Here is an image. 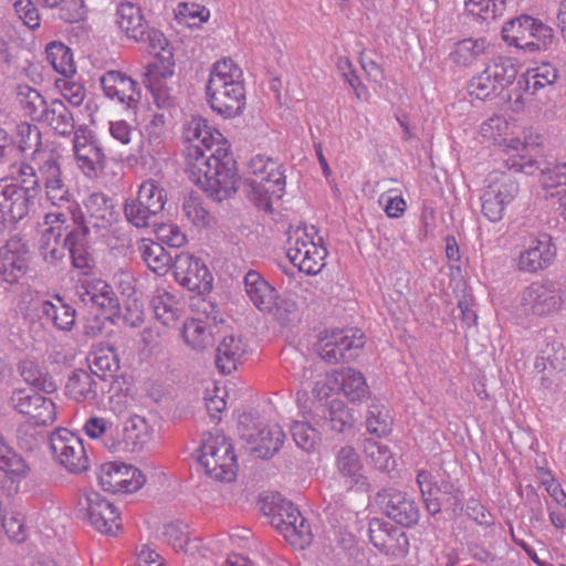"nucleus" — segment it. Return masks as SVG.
<instances>
[{
	"label": "nucleus",
	"mask_w": 566,
	"mask_h": 566,
	"mask_svg": "<svg viewBox=\"0 0 566 566\" xmlns=\"http://www.w3.org/2000/svg\"><path fill=\"white\" fill-rule=\"evenodd\" d=\"M32 163L36 166L39 187L43 185L46 199L56 208L69 203L72 195L62 176L60 155L52 149L38 151Z\"/></svg>",
	"instance_id": "10"
},
{
	"label": "nucleus",
	"mask_w": 566,
	"mask_h": 566,
	"mask_svg": "<svg viewBox=\"0 0 566 566\" xmlns=\"http://www.w3.org/2000/svg\"><path fill=\"white\" fill-rule=\"evenodd\" d=\"M533 17L522 14L507 21L502 28V38L509 44L526 52Z\"/></svg>",
	"instance_id": "37"
},
{
	"label": "nucleus",
	"mask_w": 566,
	"mask_h": 566,
	"mask_svg": "<svg viewBox=\"0 0 566 566\" xmlns=\"http://www.w3.org/2000/svg\"><path fill=\"white\" fill-rule=\"evenodd\" d=\"M563 304L560 291L553 281H535L517 295L514 312L517 317H547Z\"/></svg>",
	"instance_id": "8"
},
{
	"label": "nucleus",
	"mask_w": 566,
	"mask_h": 566,
	"mask_svg": "<svg viewBox=\"0 0 566 566\" xmlns=\"http://www.w3.org/2000/svg\"><path fill=\"white\" fill-rule=\"evenodd\" d=\"M25 251L18 242H9L0 249V275L10 283H17L27 271Z\"/></svg>",
	"instance_id": "28"
},
{
	"label": "nucleus",
	"mask_w": 566,
	"mask_h": 566,
	"mask_svg": "<svg viewBox=\"0 0 566 566\" xmlns=\"http://www.w3.org/2000/svg\"><path fill=\"white\" fill-rule=\"evenodd\" d=\"M62 136H69L75 132V120L72 112L61 99H52L40 119Z\"/></svg>",
	"instance_id": "33"
},
{
	"label": "nucleus",
	"mask_w": 566,
	"mask_h": 566,
	"mask_svg": "<svg viewBox=\"0 0 566 566\" xmlns=\"http://www.w3.org/2000/svg\"><path fill=\"white\" fill-rule=\"evenodd\" d=\"M78 301L93 308L103 311L111 318L118 310V298L112 286L103 280H85L76 286Z\"/></svg>",
	"instance_id": "22"
},
{
	"label": "nucleus",
	"mask_w": 566,
	"mask_h": 566,
	"mask_svg": "<svg viewBox=\"0 0 566 566\" xmlns=\"http://www.w3.org/2000/svg\"><path fill=\"white\" fill-rule=\"evenodd\" d=\"M328 420L331 428L336 432H344L355 423L353 413L343 400L334 399L328 406Z\"/></svg>",
	"instance_id": "57"
},
{
	"label": "nucleus",
	"mask_w": 566,
	"mask_h": 566,
	"mask_svg": "<svg viewBox=\"0 0 566 566\" xmlns=\"http://www.w3.org/2000/svg\"><path fill=\"white\" fill-rule=\"evenodd\" d=\"M336 468L337 472L350 485L358 484L364 478L361 462L353 447L346 446L338 450L336 454Z\"/></svg>",
	"instance_id": "36"
},
{
	"label": "nucleus",
	"mask_w": 566,
	"mask_h": 566,
	"mask_svg": "<svg viewBox=\"0 0 566 566\" xmlns=\"http://www.w3.org/2000/svg\"><path fill=\"white\" fill-rule=\"evenodd\" d=\"M118 368L119 359L113 347H102L94 352L90 369L98 378L112 377Z\"/></svg>",
	"instance_id": "47"
},
{
	"label": "nucleus",
	"mask_w": 566,
	"mask_h": 566,
	"mask_svg": "<svg viewBox=\"0 0 566 566\" xmlns=\"http://www.w3.org/2000/svg\"><path fill=\"white\" fill-rule=\"evenodd\" d=\"M13 9L23 23L34 30L40 27V14L32 0L15 1Z\"/></svg>",
	"instance_id": "64"
},
{
	"label": "nucleus",
	"mask_w": 566,
	"mask_h": 566,
	"mask_svg": "<svg viewBox=\"0 0 566 566\" xmlns=\"http://www.w3.org/2000/svg\"><path fill=\"white\" fill-rule=\"evenodd\" d=\"M504 0H468L465 10L482 21L494 20L504 10Z\"/></svg>",
	"instance_id": "55"
},
{
	"label": "nucleus",
	"mask_w": 566,
	"mask_h": 566,
	"mask_svg": "<svg viewBox=\"0 0 566 566\" xmlns=\"http://www.w3.org/2000/svg\"><path fill=\"white\" fill-rule=\"evenodd\" d=\"M533 144L526 136L523 139L520 137L511 138L507 147L516 154L505 159L506 167L525 175H534L537 170H541L539 163L528 155V148L533 147Z\"/></svg>",
	"instance_id": "31"
},
{
	"label": "nucleus",
	"mask_w": 566,
	"mask_h": 566,
	"mask_svg": "<svg viewBox=\"0 0 566 566\" xmlns=\"http://www.w3.org/2000/svg\"><path fill=\"white\" fill-rule=\"evenodd\" d=\"M504 205H510L518 192V182L509 174L495 172L490 175V184L486 189Z\"/></svg>",
	"instance_id": "48"
},
{
	"label": "nucleus",
	"mask_w": 566,
	"mask_h": 566,
	"mask_svg": "<svg viewBox=\"0 0 566 566\" xmlns=\"http://www.w3.org/2000/svg\"><path fill=\"white\" fill-rule=\"evenodd\" d=\"M0 526L3 527L6 534L15 542L25 539L24 517L19 512H11L7 516L1 515Z\"/></svg>",
	"instance_id": "63"
},
{
	"label": "nucleus",
	"mask_w": 566,
	"mask_h": 566,
	"mask_svg": "<svg viewBox=\"0 0 566 566\" xmlns=\"http://www.w3.org/2000/svg\"><path fill=\"white\" fill-rule=\"evenodd\" d=\"M249 198L259 209L271 211L272 201L285 193L286 177L283 165L263 155L254 156L249 164Z\"/></svg>",
	"instance_id": "5"
},
{
	"label": "nucleus",
	"mask_w": 566,
	"mask_h": 566,
	"mask_svg": "<svg viewBox=\"0 0 566 566\" xmlns=\"http://www.w3.org/2000/svg\"><path fill=\"white\" fill-rule=\"evenodd\" d=\"M163 69V71H159L158 66H155V69L150 72V76L147 81V86L153 91L155 102L160 108L171 106L172 99L168 95L167 91L161 87L160 83L158 81H154L153 78L158 75H160L163 78L171 76L174 74V63H168V65H164Z\"/></svg>",
	"instance_id": "59"
},
{
	"label": "nucleus",
	"mask_w": 566,
	"mask_h": 566,
	"mask_svg": "<svg viewBox=\"0 0 566 566\" xmlns=\"http://www.w3.org/2000/svg\"><path fill=\"white\" fill-rule=\"evenodd\" d=\"M206 91L211 108L224 117L240 115L245 106L243 73L231 59L212 65Z\"/></svg>",
	"instance_id": "3"
},
{
	"label": "nucleus",
	"mask_w": 566,
	"mask_h": 566,
	"mask_svg": "<svg viewBox=\"0 0 566 566\" xmlns=\"http://www.w3.org/2000/svg\"><path fill=\"white\" fill-rule=\"evenodd\" d=\"M123 211L126 220L136 228H148L155 224L157 217L149 206L144 205L137 198L127 199Z\"/></svg>",
	"instance_id": "50"
},
{
	"label": "nucleus",
	"mask_w": 566,
	"mask_h": 566,
	"mask_svg": "<svg viewBox=\"0 0 566 566\" xmlns=\"http://www.w3.org/2000/svg\"><path fill=\"white\" fill-rule=\"evenodd\" d=\"M65 211H50L44 216V224L49 228L46 230H52L53 233L60 232V235L65 234V243L69 245V254L72 259L73 248L67 243L69 235L73 231L75 227L74 214L75 208H77L76 203L65 205Z\"/></svg>",
	"instance_id": "39"
},
{
	"label": "nucleus",
	"mask_w": 566,
	"mask_h": 566,
	"mask_svg": "<svg viewBox=\"0 0 566 566\" xmlns=\"http://www.w3.org/2000/svg\"><path fill=\"white\" fill-rule=\"evenodd\" d=\"M98 481L106 492L133 493L144 485L145 476L133 465L108 462L101 467Z\"/></svg>",
	"instance_id": "21"
},
{
	"label": "nucleus",
	"mask_w": 566,
	"mask_h": 566,
	"mask_svg": "<svg viewBox=\"0 0 566 566\" xmlns=\"http://www.w3.org/2000/svg\"><path fill=\"white\" fill-rule=\"evenodd\" d=\"M17 97L24 114L32 120L40 122L49 104L40 92L29 85H19Z\"/></svg>",
	"instance_id": "42"
},
{
	"label": "nucleus",
	"mask_w": 566,
	"mask_h": 566,
	"mask_svg": "<svg viewBox=\"0 0 566 566\" xmlns=\"http://www.w3.org/2000/svg\"><path fill=\"white\" fill-rule=\"evenodd\" d=\"M65 390L76 401L94 400L97 397V382L87 370L76 369L70 375Z\"/></svg>",
	"instance_id": "35"
},
{
	"label": "nucleus",
	"mask_w": 566,
	"mask_h": 566,
	"mask_svg": "<svg viewBox=\"0 0 566 566\" xmlns=\"http://www.w3.org/2000/svg\"><path fill=\"white\" fill-rule=\"evenodd\" d=\"M244 353V346L240 338L233 335L224 336L216 349L217 368L224 375L231 374L237 369Z\"/></svg>",
	"instance_id": "34"
},
{
	"label": "nucleus",
	"mask_w": 566,
	"mask_h": 566,
	"mask_svg": "<svg viewBox=\"0 0 566 566\" xmlns=\"http://www.w3.org/2000/svg\"><path fill=\"white\" fill-rule=\"evenodd\" d=\"M251 452L261 459L273 457L282 447L285 434L276 423H260L254 431L242 433Z\"/></svg>",
	"instance_id": "25"
},
{
	"label": "nucleus",
	"mask_w": 566,
	"mask_h": 566,
	"mask_svg": "<svg viewBox=\"0 0 566 566\" xmlns=\"http://www.w3.org/2000/svg\"><path fill=\"white\" fill-rule=\"evenodd\" d=\"M364 346V334L356 328L333 329L318 338L316 350L329 364L352 360Z\"/></svg>",
	"instance_id": "12"
},
{
	"label": "nucleus",
	"mask_w": 566,
	"mask_h": 566,
	"mask_svg": "<svg viewBox=\"0 0 566 566\" xmlns=\"http://www.w3.org/2000/svg\"><path fill=\"white\" fill-rule=\"evenodd\" d=\"M489 49L490 43L485 38H467L453 45L449 53V60L457 67H470L485 56Z\"/></svg>",
	"instance_id": "29"
},
{
	"label": "nucleus",
	"mask_w": 566,
	"mask_h": 566,
	"mask_svg": "<svg viewBox=\"0 0 566 566\" xmlns=\"http://www.w3.org/2000/svg\"><path fill=\"white\" fill-rule=\"evenodd\" d=\"M176 281L185 289L205 294L212 289V275L206 264L188 252L178 253L172 263Z\"/></svg>",
	"instance_id": "15"
},
{
	"label": "nucleus",
	"mask_w": 566,
	"mask_h": 566,
	"mask_svg": "<svg viewBox=\"0 0 566 566\" xmlns=\"http://www.w3.org/2000/svg\"><path fill=\"white\" fill-rule=\"evenodd\" d=\"M244 291L250 302L261 312L271 313L276 306V290L256 271L245 273Z\"/></svg>",
	"instance_id": "26"
},
{
	"label": "nucleus",
	"mask_w": 566,
	"mask_h": 566,
	"mask_svg": "<svg viewBox=\"0 0 566 566\" xmlns=\"http://www.w3.org/2000/svg\"><path fill=\"white\" fill-rule=\"evenodd\" d=\"M53 458L69 472L78 474L86 471L90 460L86 455L82 439L72 431L60 428L49 438Z\"/></svg>",
	"instance_id": "13"
},
{
	"label": "nucleus",
	"mask_w": 566,
	"mask_h": 566,
	"mask_svg": "<svg viewBox=\"0 0 566 566\" xmlns=\"http://www.w3.org/2000/svg\"><path fill=\"white\" fill-rule=\"evenodd\" d=\"M286 255L301 272L316 275L326 264L327 249L314 226H302L290 233Z\"/></svg>",
	"instance_id": "6"
},
{
	"label": "nucleus",
	"mask_w": 566,
	"mask_h": 566,
	"mask_svg": "<svg viewBox=\"0 0 566 566\" xmlns=\"http://www.w3.org/2000/svg\"><path fill=\"white\" fill-rule=\"evenodd\" d=\"M182 338L188 346L203 350L213 344L211 327L201 319H187L182 326Z\"/></svg>",
	"instance_id": "38"
},
{
	"label": "nucleus",
	"mask_w": 566,
	"mask_h": 566,
	"mask_svg": "<svg viewBox=\"0 0 566 566\" xmlns=\"http://www.w3.org/2000/svg\"><path fill=\"white\" fill-rule=\"evenodd\" d=\"M119 211L114 199L102 191L88 193L82 207L75 208V227L67 243L73 248L72 265L81 274L87 275L95 268L94 250L90 241L91 230L108 231L119 220Z\"/></svg>",
	"instance_id": "2"
},
{
	"label": "nucleus",
	"mask_w": 566,
	"mask_h": 566,
	"mask_svg": "<svg viewBox=\"0 0 566 566\" xmlns=\"http://www.w3.org/2000/svg\"><path fill=\"white\" fill-rule=\"evenodd\" d=\"M19 371L21 377L25 382L31 385L32 387L43 390L45 392H51L55 390V385L44 373L40 366L32 360H23L19 365Z\"/></svg>",
	"instance_id": "53"
},
{
	"label": "nucleus",
	"mask_w": 566,
	"mask_h": 566,
	"mask_svg": "<svg viewBox=\"0 0 566 566\" xmlns=\"http://www.w3.org/2000/svg\"><path fill=\"white\" fill-rule=\"evenodd\" d=\"M556 258V247L548 234L525 238L517 256L516 266L521 272L537 273L551 266Z\"/></svg>",
	"instance_id": "19"
},
{
	"label": "nucleus",
	"mask_w": 566,
	"mask_h": 566,
	"mask_svg": "<svg viewBox=\"0 0 566 566\" xmlns=\"http://www.w3.org/2000/svg\"><path fill=\"white\" fill-rule=\"evenodd\" d=\"M541 185L546 197L566 199V163L541 170Z\"/></svg>",
	"instance_id": "40"
},
{
	"label": "nucleus",
	"mask_w": 566,
	"mask_h": 566,
	"mask_svg": "<svg viewBox=\"0 0 566 566\" xmlns=\"http://www.w3.org/2000/svg\"><path fill=\"white\" fill-rule=\"evenodd\" d=\"M210 17V11L193 2H182L177 7L176 18L189 27H198Z\"/></svg>",
	"instance_id": "60"
},
{
	"label": "nucleus",
	"mask_w": 566,
	"mask_h": 566,
	"mask_svg": "<svg viewBox=\"0 0 566 566\" xmlns=\"http://www.w3.org/2000/svg\"><path fill=\"white\" fill-rule=\"evenodd\" d=\"M18 144L21 151L32 150V157L38 151H49L41 149V132L38 126L23 122L17 126Z\"/></svg>",
	"instance_id": "56"
},
{
	"label": "nucleus",
	"mask_w": 566,
	"mask_h": 566,
	"mask_svg": "<svg viewBox=\"0 0 566 566\" xmlns=\"http://www.w3.org/2000/svg\"><path fill=\"white\" fill-rule=\"evenodd\" d=\"M370 543L382 554L399 559L409 552L408 535L390 522L371 518L368 524Z\"/></svg>",
	"instance_id": "17"
},
{
	"label": "nucleus",
	"mask_w": 566,
	"mask_h": 566,
	"mask_svg": "<svg viewBox=\"0 0 566 566\" xmlns=\"http://www.w3.org/2000/svg\"><path fill=\"white\" fill-rule=\"evenodd\" d=\"M517 74V69L510 57L497 56L485 69L473 76L468 85L469 94L484 101L500 94L510 86Z\"/></svg>",
	"instance_id": "9"
},
{
	"label": "nucleus",
	"mask_w": 566,
	"mask_h": 566,
	"mask_svg": "<svg viewBox=\"0 0 566 566\" xmlns=\"http://www.w3.org/2000/svg\"><path fill=\"white\" fill-rule=\"evenodd\" d=\"M291 434L296 446L304 451L313 450L319 439L316 429L303 421H295L291 426Z\"/></svg>",
	"instance_id": "61"
},
{
	"label": "nucleus",
	"mask_w": 566,
	"mask_h": 566,
	"mask_svg": "<svg viewBox=\"0 0 566 566\" xmlns=\"http://www.w3.org/2000/svg\"><path fill=\"white\" fill-rule=\"evenodd\" d=\"M46 60L53 70L59 74L70 77L76 69L73 60V53L69 46L62 42H50L45 49Z\"/></svg>",
	"instance_id": "41"
},
{
	"label": "nucleus",
	"mask_w": 566,
	"mask_h": 566,
	"mask_svg": "<svg viewBox=\"0 0 566 566\" xmlns=\"http://www.w3.org/2000/svg\"><path fill=\"white\" fill-rule=\"evenodd\" d=\"M40 318L55 329L70 332L75 325L76 311L63 297L55 295L52 300L42 301L39 306Z\"/></svg>",
	"instance_id": "27"
},
{
	"label": "nucleus",
	"mask_w": 566,
	"mask_h": 566,
	"mask_svg": "<svg viewBox=\"0 0 566 566\" xmlns=\"http://www.w3.org/2000/svg\"><path fill=\"white\" fill-rule=\"evenodd\" d=\"M375 501L382 514L402 527L410 528L418 524L420 507L408 493L395 488H385L377 492Z\"/></svg>",
	"instance_id": "14"
},
{
	"label": "nucleus",
	"mask_w": 566,
	"mask_h": 566,
	"mask_svg": "<svg viewBox=\"0 0 566 566\" xmlns=\"http://www.w3.org/2000/svg\"><path fill=\"white\" fill-rule=\"evenodd\" d=\"M182 211L186 218L196 227H207L211 220L209 211L203 207L200 197L189 195L184 199Z\"/></svg>",
	"instance_id": "58"
},
{
	"label": "nucleus",
	"mask_w": 566,
	"mask_h": 566,
	"mask_svg": "<svg viewBox=\"0 0 566 566\" xmlns=\"http://www.w3.org/2000/svg\"><path fill=\"white\" fill-rule=\"evenodd\" d=\"M35 193L19 187V184L2 180L0 182V222L11 228L28 216L34 202Z\"/></svg>",
	"instance_id": "16"
},
{
	"label": "nucleus",
	"mask_w": 566,
	"mask_h": 566,
	"mask_svg": "<svg viewBox=\"0 0 566 566\" xmlns=\"http://www.w3.org/2000/svg\"><path fill=\"white\" fill-rule=\"evenodd\" d=\"M78 515L99 533L116 535L120 528L117 507L95 491H85L77 499Z\"/></svg>",
	"instance_id": "11"
},
{
	"label": "nucleus",
	"mask_w": 566,
	"mask_h": 566,
	"mask_svg": "<svg viewBox=\"0 0 566 566\" xmlns=\"http://www.w3.org/2000/svg\"><path fill=\"white\" fill-rule=\"evenodd\" d=\"M114 24L127 39L142 41L149 23L140 3L134 0H119L114 12Z\"/></svg>",
	"instance_id": "24"
},
{
	"label": "nucleus",
	"mask_w": 566,
	"mask_h": 566,
	"mask_svg": "<svg viewBox=\"0 0 566 566\" xmlns=\"http://www.w3.org/2000/svg\"><path fill=\"white\" fill-rule=\"evenodd\" d=\"M557 78L558 70L551 63H542L527 71L526 91L535 95L539 90L553 86Z\"/></svg>",
	"instance_id": "46"
},
{
	"label": "nucleus",
	"mask_w": 566,
	"mask_h": 566,
	"mask_svg": "<svg viewBox=\"0 0 566 566\" xmlns=\"http://www.w3.org/2000/svg\"><path fill=\"white\" fill-rule=\"evenodd\" d=\"M364 452L367 460L379 471L390 472L396 467L390 449L376 440H365Z\"/></svg>",
	"instance_id": "49"
},
{
	"label": "nucleus",
	"mask_w": 566,
	"mask_h": 566,
	"mask_svg": "<svg viewBox=\"0 0 566 566\" xmlns=\"http://www.w3.org/2000/svg\"><path fill=\"white\" fill-rule=\"evenodd\" d=\"M367 430L378 437L386 436L391 430V418L388 408L380 399H373L366 416Z\"/></svg>",
	"instance_id": "43"
},
{
	"label": "nucleus",
	"mask_w": 566,
	"mask_h": 566,
	"mask_svg": "<svg viewBox=\"0 0 566 566\" xmlns=\"http://www.w3.org/2000/svg\"><path fill=\"white\" fill-rule=\"evenodd\" d=\"M138 252L147 268L157 275H165L172 268V258L160 243L142 239Z\"/></svg>",
	"instance_id": "32"
},
{
	"label": "nucleus",
	"mask_w": 566,
	"mask_h": 566,
	"mask_svg": "<svg viewBox=\"0 0 566 566\" xmlns=\"http://www.w3.org/2000/svg\"><path fill=\"white\" fill-rule=\"evenodd\" d=\"M13 408L29 418L30 426H51L56 419V407L52 399L39 392L18 389L10 398Z\"/></svg>",
	"instance_id": "18"
},
{
	"label": "nucleus",
	"mask_w": 566,
	"mask_h": 566,
	"mask_svg": "<svg viewBox=\"0 0 566 566\" xmlns=\"http://www.w3.org/2000/svg\"><path fill=\"white\" fill-rule=\"evenodd\" d=\"M187 171L195 184L217 201L237 191L235 161L222 134L201 116H191L184 125Z\"/></svg>",
	"instance_id": "1"
},
{
	"label": "nucleus",
	"mask_w": 566,
	"mask_h": 566,
	"mask_svg": "<svg viewBox=\"0 0 566 566\" xmlns=\"http://www.w3.org/2000/svg\"><path fill=\"white\" fill-rule=\"evenodd\" d=\"M555 41L553 29L545 24L542 20L533 18L530 32L528 43L526 45L527 53L546 51Z\"/></svg>",
	"instance_id": "52"
},
{
	"label": "nucleus",
	"mask_w": 566,
	"mask_h": 566,
	"mask_svg": "<svg viewBox=\"0 0 566 566\" xmlns=\"http://www.w3.org/2000/svg\"><path fill=\"white\" fill-rule=\"evenodd\" d=\"M136 198L144 205L149 206L157 216L164 210L167 201L165 189L153 179L145 180L139 186Z\"/></svg>",
	"instance_id": "54"
},
{
	"label": "nucleus",
	"mask_w": 566,
	"mask_h": 566,
	"mask_svg": "<svg viewBox=\"0 0 566 566\" xmlns=\"http://www.w3.org/2000/svg\"><path fill=\"white\" fill-rule=\"evenodd\" d=\"M198 461L206 473L221 482L237 476V457L231 441L221 433H208L201 443Z\"/></svg>",
	"instance_id": "7"
},
{
	"label": "nucleus",
	"mask_w": 566,
	"mask_h": 566,
	"mask_svg": "<svg viewBox=\"0 0 566 566\" xmlns=\"http://www.w3.org/2000/svg\"><path fill=\"white\" fill-rule=\"evenodd\" d=\"M60 232L53 233L52 230H44L41 237L40 251L43 259L52 264L57 263L65 256V251L69 252V245L65 243V238L61 240Z\"/></svg>",
	"instance_id": "51"
},
{
	"label": "nucleus",
	"mask_w": 566,
	"mask_h": 566,
	"mask_svg": "<svg viewBox=\"0 0 566 566\" xmlns=\"http://www.w3.org/2000/svg\"><path fill=\"white\" fill-rule=\"evenodd\" d=\"M155 316L163 325L169 326L179 316V308L174 295L165 290H157L151 298Z\"/></svg>",
	"instance_id": "45"
},
{
	"label": "nucleus",
	"mask_w": 566,
	"mask_h": 566,
	"mask_svg": "<svg viewBox=\"0 0 566 566\" xmlns=\"http://www.w3.org/2000/svg\"><path fill=\"white\" fill-rule=\"evenodd\" d=\"M260 510L269 523L295 548L304 549L312 543L313 534L300 510L279 493L263 495Z\"/></svg>",
	"instance_id": "4"
},
{
	"label": "nucleus",
	"mask_w": 566,
	"mask_h": 566,
	"mask_svg": "<svg viewBox=\"0 0 566 566\" xmlns=\"http://www.w3.org/2000/svg\"><path fill=\"white\" fill-rule=\"evenodd\" d=\"M101 86L107 98L127 109H135L140 101L138 83L125 73L108 71L101 77Z\"/></svg>",
	"instance_id": "23"
},
{
	"label": "nucleus",
	"mask_w": 566,
	"mask_h": 566,
	"mask_svg": "<svg viewBox=\"0 0 566 566\" xmlns=\"http://www.w3.org/2000/svg\"><path fill=\"white\" fill-rule=\"evenodd\" d=\"M9 168L10 182H20L19 187L29 190L30 192L38 193L39 178L36 166L31 161L9 163L6 165Z\"/></svg>",
	"instance_id": "44"
},
{
	"label": "nucleus",
	"mask_w": 566,
	"mask_h": 566,
	"mask_svg": "<svg viewBox=\"0 0 566 566\" xmlns=\"http://www.w3.org/2000/svg\"><path fill=\"white\" fill-rule=\"evenodd\" d=\"M164 537L175 551H182L189 542L188 526L182 522H171L165 526Z\"/></svg>",
	"instance_id": "62"
},
{
	"label": "nucleus",
	"mask_w": 566,
	"mask_h": 566,
	"mask_svg": "<svg viewBox=\"0 0 566 566\" xmlns=\"http://www.w3.org/2000/svg\"><path fill=\"white\" fill-rule=\"evenodd\" d=\"M332 381L340 386L342 392L352 402H360L369 396V387L364 375L354 368L333 373Z\"/></svg>",
	"instance_id": "30"
},
{
	"label": "nucleus",
	"mask_w": 566,
	"mask_h": 566,
	"mask_svg": "<svg viewBox=\"0 0 566 566\" xmlns=\"http://www.w3.org/2000/svg\"><path fill=\"white\" fill-rule=\"evenodd\" d=\"M73 151L78 168L88 178H97L105 167L106 156L97 139L86 127L74 132Z\"/></svg>",
	"instance_id": "20"
}]
</instances>
